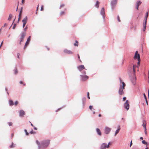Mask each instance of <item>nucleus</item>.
Returning a JSON list of instances; mask_svg holds the SVG:
<instances>
[{"label": "nucleus", "mask_w": 149, "mask_h": 149, "mask_svg": "<svg viewBox=\"0 0 149 149\" xmlns=\"http://www.w3.org/2000/svg\"><path fill=\"white\" fill-rule=\"evenodd\" d=\"M28 28V27H27V26H26L25 28H24V31H26V29H27Z\"/></svg>", "instance_id": "42"}, {"label": "nucleus", "mask_w": 149, "mask_h": 149, "mask_svg": "<svg viewBox=\"0 0 149 149\" xmlns=\"http://www.w3.org/2000/svg\"><path fill=\"white\" fill-rule=\"evenodd\" d=\"M74 45L75 46H78V42L76 40L75 43L74 44Z\"/></svg>", "instance_id": "33"}, {"label": "nucleus", "mask_w": 149, "mask_h": 149, "mask_svg": "<svg viewBox=\"0 0 149 149\" xmlns=\"http://www.w3.org/2000/svg\"><path fill=\"white\" fill-rule=\"evenodd\" d=\"M134 66H135V65H133V71L134 72V74H135V70L134 68Z\"/></svg>", "instance_id": "36"}, {"label": "nucleus", "mask_w": 149, "mask_h": 149, "mask_svg": "<svg viewBox=\"0 0 149 149\" xmlns=\"http://www.w3.org/2000/svg\"><path fill=\"white\" fill-rule=\"evenodd\" d=\"M142 143L144 145H147V142H146L145 140H143L142 141Z\"/></svg>", "instance_id": "30"}, {"label": "nucleus", "mask_w": 149, "mask_h": 149, "mask_svg": "<svg viewBox=\"0 0 149 149\" xmlns=\"http://www.w3.org/2000/svg\"><path fill=\"white\" fill-rule=\"evenodd\" d=\"M101 114H100L98 115V116L99 117H101Z\"/></svg>", "instance_id": "64"}, {"label": "nucleus", "mask_w": 149, "mask_h": 149, "mask_svg": "<svg viewBox=\"0 0 149 149\" xmlns=\"http://www.w3.org/2000/svg\"><path fill=\"white\" fill-rule=\"evenodd\" d=\"M26 33L24 32H21V34H20V42H19V44H21V42H22L24 38L25 35H26Z\"/></svg>", "instance_id": "4"}, {"label": "nucleus", "mask_w": 149, "mask_h": 149, "mask_svg": "<svg viewBox=\"0 0 149 149\" xmlns=\"http://www.w3.org/2000/svg\"><path fill=\"white\" fill-rule=\"evenodd\" d=\"M145 133L146 134H147V132L146 131V129H145Z\"/></svg>", "instance_id": "50"}, {"label": "nucleus", "mask_w": 149, "mask_h": 149, "mask_svg": "<svg viewBox=\"0 0 149 149\" xmlns=\"http://www.w3.org/2000/svg\"><path fill=\"white\" fill-rule=\"evenodd\" d=\"M119 80H120V82H121H121L122 84V86L121 85V87L125 88V83L121 81V80L120 78H119Z\"/></svg>", "instance_id": "21"}, {"label": "nucleus", "mask_w": 149, "mask_h": 149, "mask_svg": "<svg viewBox=\"0 0 149 149\" xmlns=\"http://www.w3.org/2000/svg\"><path fill=\"white\" fill-rule=\"evenodd\" d=\"M138 51H136L135 53L134 56V59H136L137 58H138V56L139 54H139L138 53Z\"/></svg>", "instance_id": "16"}, {"label": "nucleus", "mask_w": 149, "mask_h": 149, "mask_svg": "<svg viewBox=\"0 0 149 149\" xmlns=\"http://www.w3.org/2000/svg\"><path fill=\"white\" fill-rule=\"evenodd\" d=\"M20 55V54L19 53H18L17 54V57L18 58H19V56Z\"/></svg>", "instance_id": "52"}, {"label": "nucleus", "mask_w": 149, "mask_h": 149, "mask_svg": "<svg viewBox=\"0 0 149 149\" xmlns=\"http://www.w3.org/2000/svg\"><path fill=\"white\" fill-rule=\"evenodd\" d=\"M19 83L21 84H23V82L22 81H19Z\"/></svg>", "instance_id": "58"}, {"label": "nucleus", "mask_w": 149, "mask_h": 149, "mask_svg": "<svg viewBox=\"0 0 149 149\" xmlns=\"http://www.w3.org/2000/svg\"><path fill=\"white\" fill-rule=\"evenodd\" d=\"M62 108H59L58 110H56V112H57L58 110H60V109H61Z\"/></svg>", "instance_id": "61"}, {"label": "nucleus", "mask_w": 149, "mask_h": 149, "mask_svg": "<svg viewBox=\"0 0 149 149\" xmlns=\"http://www.w3.org/2000/svg\"><path fill=\"white\" fill-rule=\"evenodd\" d=\"M111 129L107 127H105L104 128V132L105 134H108L111 130Z\"/></svg>", "instance_id": "3"}, {"label": "nucleus", "mask_w": 149, "mask_h": 149, "mask_svg": "<svg viewBox=\"0 0 149 149\" xmlns=\"http://www.w3.org/2000/svg\"><path fill=\"white\" fill-rule=\"evenodd\" d=\"M17 103H18V102H17V101H16L15 102L14 104H15V105H17Z\"/></svg>", "instance_id": "47"}, {"label": "nucleus", "mask_w": 149, "mask_h": 149, "mask_svg": "<svg viewBox=\"0 0 149 149\" xmlns=\"http://www.w3.org/2000/svg\"><path fill=\"white\" fill-rule=\"evenodd\" d=\"M106 148H107L106 143H104L101 144L100 147V149H106Z\"/></svg>", "instance_id": "11"}, {"label": "nucleus", "mask_w": 149, "mask_h": 149, "mask_svg": "<svg viewBox=\"0 0 149 149\" xmlns=\"http://www.w3.org/2000/svg\"><path fill=\"white\" fill-rule=\"evenodd\" d=\"M129 103L128 100H126L124 104V108L127 110H128L129 108Z\"/></svg>", "instance_id": "6"}, {"label": "nucleus", "mask_w": 149, "mask_h": 149, "mask_svg": "<svg viewBox=\"0 0 149 149\" xmlns=\"http://www.w3.org/2000/svg\"><path fill=\"white\" fill-rule=\"evenodd\" d=\"M41 11H42V10H43V6H42V7H41Z\"/></svg>", "instance_id": "56"}, {"label": "nucleus", "mask_w": 149, "mask_h": 149, "mask_svg": "<svg viewBox=\"0 0 149 149\" xmlns=\"http://www.w3.org/2000/svg\"><path fill=\"white\" fill-rule=\"evenodd\" d=\"M30 133L31 134H33L36 133V132H33V130H31L30 132Z\"/></svg>", "instance_id": "37"}, {"label": "nucleus", "mask_w": 149, "mask_h": 149, "mask_svg": "<svg viewBox=\"0 0 149 149\" xmlns=\"http://www.w3.org/2000/svg\"><path fill=\"white\" fill-rule=\"evenodd\" d=\"M118 129L117 130H116L115 132V136L116 134H118V132H119V131L120 130V128L119 126H118Z\"/></svg>", "instance_id": "22"}, {"label": "nucleus", "mask_w": 149, "mask_h": 149, "mask_svg": "<svg viewBox=\"0 0 149 149\" xmlns=\"http://www.w3.org/2000/svg\"><path fill=\"white\" fill-rule=\"evenodd\" d=\"M124 89V88L121 87V85H120L118 91V93L119 95H121L123 94V90Z\"/></svg>", "instance_id": "8"}, {"label": "nucleus", "mask_w": 149, "mask_h": 149, "mask_svg": "<svg viewBox=\"0 0 149 149\" xmlns=\"http://www.w3.org/2000/svg\"><path fill=\"white\" fill-rule=\"evenodd\" d=\"M117 2V0H113L111 3V8L112 10H113L115 8Z\"/></svg>", "instance_id": "2"}, {"label": "nucleus", "mask_w": 149, "mask_h": 149, "mask_svg": "<svg viewBox=\"0 0 149 149\" xmlns=\"http://www.w3.org/2000/svg\"><path fill=\"white\" fill-rule=\"evenodd\" d=\"M81 79L83 81H85L87 80L89 78V77L86 75H80Z\"/></svg>", "instance_id": "5"}, {"label": "nucleus", "mask_w": 149, "mask_h": 149, "mask_svg": "<svg viewBox=\"0 0 149 149\" xmlns=\"http://www.w3.org/2000/svg\"><path fill=\"white\" fill-rule=\"evenodd\" d=\"M136 78L134 77H133V78L131 79V81L132 84L134 85H135L136 84Z\"/></svg>", "instance_id": "17"}, {"label": "nucleus", "mask_w": 149, "mask_h": 149, "mask_svg": "<svg viewBox=\"0 0 149 149\" xmlns=\"http://www.w3.org/2000/svg\"><path fill=\"white\" fill-rule=\"evenodd\" d=\"M148 13L147 12L146 13V15L145 17V22L144 23H147V19L148 16Z\"/></svg>", "instance_id": "19"}, {"label": "nucleus", "mask_w": 149, "mask_h": 149, "mask_svg": "<svg viewBox=\"0 0 149 149\" xmlns=\"http://www.w3.org/2000/svg\"><path fill=\"white\" fill-rule=\"evenodd\" d=\"M50 140L47 139L43 140L41 142V148L43 149H45L47 148L49 145Z\"/></svg>", "instance_id": "1"}, {"label": "nucleus", "mask_w": 149, "mask_h": 149, "mask_svg": "<svg viewBox=\"0 0 149 149\" xmlns=\"http://www.w3.org/2000/svg\"><path fill=\"white\" fill-rule=\"evenodd\" d=\"M143 96H144V97L146 101V102L147 104H148V101L147 100V98L146 96V95L144 93H143Z\"/></svg>", "instance_id": "29"}, {"label": "nucleus", "mask_w": 149, "mask_h": 149, "mask_svg": "<svg viewBox=\"0 0 149 149\" xmlns=\"http://www.w3.org/2000/svg\"><path fill=\"white\" fill-rule=\"evenodd\" d=\"M24 131L25 132L26 134V135H29V133L27 132V130L26 129H25L24 130Z\"/></svg>", "instance_id": "35"}, {"label": "nucleus", "mask_w": 149, "mask_h": 149, "mask_svg": "<svg viewBox=\"0 0 149 149\" xmlns=\"http://www.w3.org/2000/svg\"><path fill=\"white\" fill-rule=\"evenodd\" d=\"M14 136V133H12L11 134V137H13Z\"/></svg>", "instance_id": "60"}, {"label": "nucleus", "mask_w": 149, "mask_h": 149, "mask_svg": "<svg viewBox=\"0 0 149 149\" xmlns=\"http://www.w3.org/2000/svg\"><path fill=\"white\" fill-rule=\"evenodd\" d=\"M36 143L38 145V146L41 145V144H40V142L39 141H38V140L36 141Z\"/></svg>", "instance_id": "32"}, {"label": "nucleus", "mask_w": 149, "mask_h": 149, "mask_svg": "<svg viewBox=\"0 0 149 149\" xmlns=\"http://www.w3.org/2000/svg\"><path fill=\"white\" fill-rule=\"evenodd\" d=\"M9 104L10 106H13L14 105V103L13 101L11 100H10L9 102Z\"/></svg>", "instance_id": "23"}, {"label": "nucleus", "mask_w": 149, "mask_h": 149, "mask_svg": "<svg viewBox=\"0 0 149 149\" xmlns=\"http://www.w3.org/2000/svg\"><path fill=\"white\" fill-rule=\"evenodd\" d=\"M12 17V15L11 14H10L8 20H9V21L10 20Z\"/></svg>", "instance_id": "31"}, {"label": "nucleus", "mask_w": 149, "mask_h": 149, "mask_svg": "<svg viewBox=\"0 0 149 149\" xmlns=\"http://www.w3.org/2000/svg\"><path fill=\"white\" fill-rule=\"evenodd\" d=\"M140 139H141V140H143V137H140Z\"/></svg>", "instance_id": "62"}, {"label": "nucleus", "mask_w": 149, "mask_h": 149, "mask_svg": "<svg viewBox=\"0 0 149 149\" xmlns=\"http://www.w3.org/2000/svg\"><path fill=\"white\" fill-rule=\"evenodd\" d=\"M33 127H34V129L35 130H37V128L35 127L34 126H33Z\"/></svg>", "instance_id": "55"}, {"label": "nucleus", "mask_w": 149, "mask_h": 149, "mask_svg": "<svg viewBox=\"0 0 149 149\" xmlns=\"http://www.w3.org/2000/svg\"><path fill=\"white\" fill-rule=\"evenodd\" d=\"M78 59H80V57H79V55L78 54Z\"/></svg>", "instance_id": "63"}, {"label": "nucleus", "mask_w": 149, "mask_h": 149, "mask_svg": "<svg viewBox=\"0 0 149 149\" xmlns=\"http://www.w3.org/2000/svg\"><path fill=\"white\" fill-rule=\"evenodd\" d=\"M100 2L98 1H97L96 2V3L95 4V6L97 8H98L99 6V4L100 3Z\"/></svg>", "instance_id": "26"}, {"label": "nucleus", "mask_w": 149, "mask_h": 149, "mask_svg": "<svg viewBox=\"0 0 149 149\" xmlns=\"http://www.w3.org/2000/svg\"><path fill=\"white\" fill-rule=\"evenodd\" d=\"M16 24H15L13 26V29H15V27L16 26Z\"/></svg>", "instance_id": "49"}, {"label": "nucleus", "mask_w": 149, "mask_h": 149, "mask_svg": "<svg viewBox=\"0 0 149 149\" xmlns=\"http://www.w3.org/2000/svg\"><path fill=\"white\" fill-rule=\"evenodd\" d=\"M22 10H20V12L19 13V18H18V22H19V19L21 17V14H22Z\"/></svg>", "instance_id": "28"}, {"label": "nucleus", "mask_w": 149, "mask_h": 149, "mask_svg": "<svg viewBox=\"0 0 149 149\" xmlns=\"http://www.w3.org/2000/svg\"><path fill=\"white\" fill-rule=\"evenodd\" d=\"M24 2V0H22V3H23Z\"/></svg>", "instance_id": "59"}, {"label": "nucleus", "mask_w": 149, "mask_h": 149, "mask_svg": "<svg viewBox=\"0 0 149 149\" xmlns=\"http://www.w3.org/2000/svg\"><path fill=\"white\" fill-rule=\"evenodd\" d=\"M82 73L84 74H86V72L85 71H83L82 72Z\"/></svg>", "instance_id": "51"}, {"label": "nucleus", "mask_w": 149, "mask_h": 149, "mask_svg": "<svg viewBox=\"0 0 149 149\" xmlns=\"http://www.w3.org/2000/svg\"><path fill=\"white\" fill-rule=\"evenodd\" d=\"M77 68L79 71H81L83 69H84L85 68L84 65H79V66H78L77 67Z\"/></svg>", "instance_id": "15"}, {"label": "nucleus", "mask_w": 149, "mask_h": 149, "mask_svg": "<svg viewBox=\"0 0 149 149\" xmlns=\"http://www.w3.org/2000/svg\"><path fill=\"white\" fill-rule=\"evenodd\" d=\"M126 99V97H123V100H125Z\"/></svg>", "instance_id": "54"}, {"label": "nucleus", "mask_w": 149, "mask_h": 149, "mask_svg": "<svg viewBox=\"0 0 149 149\" xmlns=\"http://www.w3.org/2000/svg\"><path fill=\"white\" fill-rule=\"evenodd\" d=\"M65 13L63 11H61L60 12V15H62L63 14H64Z\"/></svg>", "instance_id": "41"}, {"label": "nucleus", "mask_w": 149, "mask_h": 149, "mask_svg": "<svg viewBox=\"0 0 149 149\" xmlns=\"http://www.w3.org/2000/svg\"><path fill=\"white\" fill-rule=\"evenodd\" d=\"M63 52L65 53L68 54H71L73 53L71 51L68 50L66 49H64Z\"/></svg>", "instance_id": "12"}, {"label": "nucleus", "mask_w": 149, "mask_h": 149, "mask_svg": "<svg viewBox=\"0 0 149 149\" xmlns=\"http://www.w3.org/2000/svg\"><path fill=\"white\" fill-rule=\"evenodd\" d=\"M31 36H29L28 38L27 41H26L25 45H24V49H25L26 47L28 45L30 41L31 40Z\"/></svg>", "instance_id": "9"}, {"label": "nucleus", "mask_w": 149, "mask_h": 149, "mask_svg": "<svg viewBox=\"0 0 149 149\" xmlns=\"http://www.w3.org/2000/svg\"><path fill=\"white\" fill-rule=\"evenodd\" d=\"M14 73L15 74H17L18 72L17 70V69H16V68H15L14 69Z\"/></svg>", "instance_id": "34"}, {"label": "nucleus", "mask_w": 149, "mask_h": 149, "mask_svg": "<svg viewBox=\"0 0 149 149\" xmlns=\"http://www.w3.org/2000/svg\"><path fill=\"white\" fill-rule=\"evenodd\" d=\"M89 92H87V97H88V99H90V97H89Z\"/></svg>", "instance_id": "39"}, {"label": "nucleus", "mask_w": 149, "mask_h": 149, "mask_svg": "<svg viewBox=\"0 0 149 149\" xmlns=\"http://www.w3.org/2000/svg\"><path fill=\"white\" fill-rule=\"evenodd\" d=\"M28 20V18L27 16L25 17V18L22 20V22L23 23V28L25 26Z\"/></svg>", "instance_id": "10"}, {"label": "nucleus", "mask_w": 149, "mask_h": 149, "mask_svg": "<svg viewBox=\"0 0 149 149\" xmlns=\"http://www.w3.org/2000/svg\"><path fill=\"white\" fill-rule=\"evenodd\" d=\"M93 107V106L91 105H90L89 107V108L91 110H92V109Z\"/></svg>", "instance_id": "44"}, {"label": "nucleus", "mask_w": 149, "mask_h": 149, "mask_svg": "<svg viewBox=\"0 0 149 149\" xmlns=\"http://www.w3.org/2000/svg\"><path fill=\"white\" fill-rule=\"evenodd\" d=\"M96 131L98 135H99L100 136H101V132L100 131V130L99 128H97L96 129Z\"/></svg>", "instance_id": "18"}, {"label": "nucleus", "mask_w": 149, "mask_h": 149, "mask_svg": "<svg viewBox=\"0 0 149 149\" xmlns=\"http://www.w3.org/2000/svg\"><path fill=\"white\" fill-rule=\"evenodd\" d=\"M117 17V19H118V21L119 22H120V19L119 16H118Z\"/></svg>", "instance_id": "45"}, {"label": "nucleus", "mask_w": 149, "mask_h": 149, "mask_svg": "<svg viewBox=\"0 0 149 149\" xmlns=\"http://www.w3.org/2000/svg\"><path fill=\"white\" fill-rule=\"evenodd\" d=\"M3 41L2 42H1V45H0V48H1V46L3 44Z\"/></svg>", "instance_id": "53"}, {"label": "nucleus", "mask_w": 149, "mask_h": 149, "mask_svg": "<svg viewBox=\"0 0 149 149\" xmlns=\"http://www.w3.org/2000/svg\"><path fill=\"white\" fill-rule=\"evenodd\" d=\"M8 124L9 126H10L12 125V123L11 122H8Z\"/></svg>", "instance_id": "40"}, {"label": "nucleus", "mask_w": 149, "mask_h": 149, "mask_svg": "<svg viewBox=\"0 0 149 149\" xmlns=\"http://www.w3.org/2000/svg\"><path fill=\"white\" fill-rule=\"evenodd\" d=\"M100 14L102 16V18L103 20L104 21L105 19V12L104 9V8H102L100 12Z\"/></svg>", "instance_id": "7"}, {"label": "nucleus", "mask_w": 149, "mask_h": 149, "mask_svg": "<svg viewBox=\"0 0 149 149\" xmlns=\"http://www.w3.org/2000/svg\"><path fill=\"white\" fill-rule=\"evenodd\" d=\"M15 146V144H13V143L12 142L11 144L10 145L9 147L10 148H13Z\"/></svg>", "instance_id": "27"}, {"label": "nucleus", "mask_w": 149, "mask_h": 149, "mask_svg": "<svg viewBox=\"0 0 149 149\" xmlns=\"http://www.w3.org/2000/svg\"><path fill=\"white\" fill-rule=\"evenodd\" d=\"M111 144L110 142H109L107 145V148H108L109 147V145Z\"/></svg>", "instance_id": "38"}, {"label": "nucleus", "mask_w": 149, "mask_h": 149, "mask_svg": "<svg viewBox=\"0 0 149 149\" xmlns=\"http://www.w3.org/2000/svg\"><path fill=\"white\" fill-rule=\"evenodd\" d=\"M64 4H62L60 5V8L61 9V7H63L64 6Z\"/></svg>", "instance_id": "43"}, {"label": "nucleus", "mask_w": 149, "mask_h": 149, "mask_svg": "<svg viewBox=\"0 0 149 149\" xmlns=\"http://www.w3.org/2000/svg\"><path fill=\"white\" fill-rule=\"evenodd\" d=\"M138 62L137 63V64L138 65H139L140 63V55L139 54V56H138V58H137Z\"/></svg>", "instance_id": "24"}, {"label": "nucleus", "mask_w": 149, "mask_h": 149, "mask_svg": "<svg viewBox=\"0 0 149 149\" xmlns=\"http://www.w3.org/2000/svg\"><path fill=\"white\" fill-rule=\"evenodd\" d=\"M141 3V2L140 1H138L136 3V9L138 10L139 7Z\"/></svg>", "instance_id": "14"}, {"label": "nucleus", "mask_w": 149, "mask_h": 149, "mask_svg": "<svg viewBox=\"0 0 149 149\" xmlns=\"http://www.w3.org/2000/svg\"><path fill=\"white\" fill-rule=\"evenodd\" d=\"M41 148V145L38 146V149H40Z\"/></svg>", "instance_id": "46"}, {"label": "nucleus", "mask_w": 149, "mask_h": 149, "mask_svg": "<svg viewBox=\"0 0 149 149\" xmlns=\"http://www.w3.org/2000/svg\"><path fill=\"white\" fill-rule=\"evenodd\" d=\"M132 141H131L130 143V147H131V146H132Z\"/></svg>", "instance_id": "48"}, {"label": "nucleus", "mask_w": 149, "mask_h": 149, "mask_svg": "<svg viewBox=\"0 0 149 149\" xmlns=\"http://www.w3.org/2000/svg\"><path fill=\"white\" fill-rule=\"evenodd\" d=\"M7 26V24L6 23H5L4 24V26H3V27H4L5 26Z\"/></svg>", "instance_id": "57"}, {"label": "nucleus", "mask_w": 149, "mask_h": 149, "mask_svg": "<svg viewBox=\"0 0 149 149\" xmlns=\"http://www.w3.org/2000/svg\"><path fill=\"white\" fill-rule=\"evenodd\" d=\"M146 23H144L143 24V31H145V30L146 29Z\"/></svg>", "instance_id": "25"}, {"label": "nucleus", "mask_w": 149, "mask_h": 149, "mask_svg": "<svg viewBox=\"0 0 149 149\" xmlns=\"http://www.w3.org/2000/svg\"><path fill=\"white\" fill-rule=\"evenodd\" d=\"M25 114V113L24 111L23 110H21L19 112V116L20 117H23L24 115Z\"/></svg>", "instance_id": "13"}, {"label": "nucleus", "mask_w": 149, "mask_h": 149, "mask_svg": "<svg viewBox=\"0 0 149 149\" xmlns=\"http://www.w3.org/2000/svg\"><path fill=\"white\" fill-rule=\"evenodd\" d=\"M143 123L142 125L143 126V128L144 129H146V120H143Z\"/></svg>", "instance_id": "20"}]
</instances>
